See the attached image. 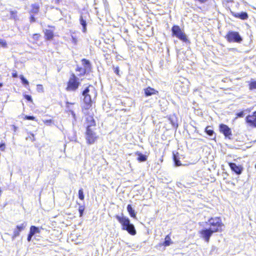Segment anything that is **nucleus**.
Returning <instances> with one entry per match:
<instances>
[{"instance_id":"obj_36","label":"nucleus","mask_w":256,"mask_h":256,"mask_svg":"<svg viewBox=\"0 0 256 256\" xmlns=\"http://www.w3.org/2000/svg\"><path fill=\"white\" fill-rule=\"evenodd\" d=\"M37 90L39 92H43V86L41 84L37 85Z\"/></svg>"},{"instance_id":"obj_13","label":"nucleus","mask_w":256,"mask_h":256,"mask_svg":"<svg viewBox=\"0 0 256 256\" xmlns=\"http://www.w3.org/2000/svg\"><path fill=\"white\" fill-rule=\"evenodd\" d=\"M86 116V120L88 123L87 126L90 127L94 126L96 124L95 121L92 115L90 114L89 110H88V114H84Z\"/></svg>"},{"instance_id":"obj_14","label":"nucleus","mask_w":256,"mask_h":256,"mask_svg":"<svg viewBox=\"0 0 256 256\" xmlns=\"http://www.w3.org/2000/svg\"><path fill=\"white\" fill-rule=\"evenodd\" d=\"M82 64L84 66V70H86V73H88L91 71L92 69V65L90 63V62L85 58H83L82 60Z\"/></svg>"},{"instance_id":"obj_43","label":"nucleus","mask_w":256,"mask_h":256,"mask_svg":"<svg viewBox=\"0 0 256 256\" xmlns=\"http://www.w3.org/2000/svg\"><path fill=\"white\" fill-rule=\"evenodd\" d=\"M44 122V124H46L47 125H50L52 122V120H46V121Z\"/></svg>"},{"instance_id":"obj_44","label":"nucleus","mask_w":256,"mask_h":256,"mask_svg":"<svg viewBox=\"0 0 256 256\" xmlns=\"http://www.w3.org/2000/svg\"><path fill=\"white\" fill-rule=\"evenodd\" d=\"M34 235L32 234H31L30 232V234H28V242H30L32 240V236H33Z\"/></svg>"},{"instance_id":"obj_49","label":"nucleus","mask_w":256,"mask_h":256,"mask_svg":"<svg viewBox=\"0 0 256 256\" xmlns=\"http://www.w3.org/2000/svg\"><path fill=\"white\" fill-rule=\"evenodd\" d=\"M12 126L13 127L14 130V132H16V130L17 128H16L15 126H14V125H12Z\"/></svg>"},{"instance_id":"obj_50","label":"nucleus","mask_w":256,"mask_h":256,"mask_svg":"<svg viewBox=\"0 0 256 256\" xmlns=\"http://www.w3.org/2000/svg\"><path fill=\"white\" fill-rule=\"evenodd\" d=\"M60 2V0H55V2L56 3H57V4H58Z\"/></svg>"},{"instance_id":"obj_18","label":"nucleus","mask_w":256,"mask_h":256,"mask_svg":"<svg viewBox=\"0 0 256 256\" xmlns=\"http://www.w3.org/2000/svg\"><path fill=\"white\" fill-rule=\"evenodd\" d=\"M136 154L138 156V160L140 162H146L147 160V156H146L142 154V153L137 152L136 153Z\"/></svg>"},{"instance_id":"obj_8","label":"nucleus","mask_w":256,"mask_h":256,"mask_svg":"<svg viewBox=\"0 0 256 256\" xmlns=\"http://www.w3.org/2000/svg\"><path fill=\"white\" fill-rule=\"evenodd\" d=\"M96 134L94 132L92 128L87 126L86 131V140L88 144H92L96 139Z\"/></svg>"},{"instance_id":"obj_20","label":"nucleus","mask_w":256,"mask_h":256,"mask_svg":"<svg viewBox=\"0 0 256 256\" xmlns=\"http://www.w3.org/2000/svg\"><path fill=\"white\" fill-rule=\"evenodd\" d=\"M178 153H176V154H173V158H174V164L176 166H178L182 165V164L180 163V160H179V158H178Z\"/></svg>"},{"instance_id":"obj_1","label":"nucleus","mask_w":256,"mask_h":256,"mask_svg":"<svg viewBox=\"0 0 256 256\" xmlns=\"http://www.w3.org/2000/svg\"><path fill=\"white\" fill-rule=\"evenodd\" d=\"M82 94L84 96V102L85 104L82 112L84 114H88V110L92 106V99L96 98V93L93 86H89L84 90Z\"/></svg>"},{"instance_id":"obj_2","label":"nucleus","mask_w":256,"mask_h":256,"mask_svg":"<svg viewBox=\"0 0 256 256\" xmlns=\"http://www.w3.org/2000/svg\"><path fill=\"white\" fill-rule=\"evenodd\" d=\"M116 218L122 226V229L126 230L130 234L135 235L136 230L133 224H131L130 219L124 216L122 214L121 216L116 215Z\"/></svg>"},{"instance_id":"obj_31","label":"nucleus","mask_w":256,"mask_h":256,"mask_svg":"<svg viewBox=\"0 0 256 256\" xmlns=\"http://www.w3.org/2000/svg\"><path fill=\"white\" fill-rule=\"evenodd\" d=\"M20 78L23 84H26V85L28 84H29L28 82V80L24 78V76L22 75H21L20 76Z\"/></svg>"},{"instance_id":"obj_30","label":"nucleus","mask_w":256,"mask_h":256,"mask_svg":"<svg viewBox=\"0 0 256 256\" xmlns=\"http://www.w3.org/2000/svg\"><path fill=\"white\" fill-rule=\"evenodd\" d=\"M20 232L17 229V228H16L14 230L13 236H12V239L20 235Z\"/></svg>"},{"instance_id":"obj_47","label":"nucleus","mask_w":256,"mask_h":256,"mask_svg":"<svg viewBox=\"0 0 256 256\" xmlns=\"http://www.w3.org/2000/svg\"><path fill=\"white\" fill-rule=\"evenodd\" d=\"M38 37H39V34H35L34 36V38H38Z\"/></svg>"},{"instance_id":"obj_48","label":"nucleus","mask_w":256,"mask_h":256,"mask_svg":"<svg viewBox=\"0 0 256 256\" xmlns=\"http://www.w3.org/2000/svg\"><path fill=\"white\" fill-rule=\"evenodd\" d=\"M72 42H74L75 44L76 43V38H74V37L72 36Z\"/></svg>"},{"instance_id":"obj_26","label":"nucleus","mask_w":256,"mask_h":256,"mask_svg":"<svg viewBox=\"0 0 256 256\" xmlns=\"http://www.w3.org/2000/svg\"><path fill=\"white\" fill-rule=\"evenodd\" d=\"M76 71L79 72H80L79 76H84L86 73V70H84V68H80L79 66H77Z\"/></svg>"},{"instance_id":"obj_38","label":"nucleus","mask_w":256,"mask_h":256,"mask_svg":"<svg viewBox=\"0 0 256 256\" xmlns=\"http://www.w3.org/2000/svg\"><path fill=\"white\" fill-rule=\"evenodd\" d=\"M114 72L118 76L120 75L119 74V68L118 66H116V67H114Z\"/></svg>"},{"instance_id":"obj_54","label":"nucleus","mask_w":256,"mask_h":256,"mask_svg":"<svg viewBox=\"0 0 256 256\" xmlns=\"http://www.w3.org/2000/svg\"><path fill=\"white\" fill-rule=\"evenodd\" d=\"M255 167H256V166Z\"/></svg>"},{"instance_id":"obj_32","label":"nucleus","mask_w":256,"mask_h":256,"mask_svg":"<svg viewBox=\"0 0 256 256\" xmlns=\"http://www.w3.org/2000/svg\"><path fill=\"white\" fill-rule=\"evenodd\" d=\"M84 207L83 206H79L78 211L80 212V216H82L84 212Z\"/></svg>"},{"instance_id":"obj_46","label":"nucleus","mask_w":256,"mask_h":256,"mask_svg":"<svg viewBox=\"0 0 256 256\" xmlns=\"http://www.w3.org/2000/svg\"><path fill=\"white\" fill-rule=\"evenodd\" d=\"M36 21V19L33 16H30V22H34Z\"/></svg>"},{"instance_id":"obj_7","label":"nucleus","mask_w":256,"mask_h":256,"mask_svg":"<svg viewBox=\"0 0 256 256\" xmlns=\"http://www.w3.org/2000/svg\"><path fill=\"white\" fill-rule=\"evenodd\" d=\"M225 38L230 42L240 43L242 41V36L236 32L229 31Z\"/></svg>"},{"instance_id":"obj_5","label":"nucleus","mask_w":256,"mask_h":256,"mask_svg":"<svg viewBox=\"0 0 256 256\" xmlns=\"http://www.w3.org/2000/svg\"><path fill=\"white\" fill-rule=\"evenodd\" d=\"M80 84L79 78L74 74H72L68 82L66 90L67 91H76Z\"/></svg>"},{"instance_id":"obj_42","label":"nucleus","mask_w":256,"mask_h":256,"mask_svg":"<svg viewBox=\"0 0 256 256\" xmlns=\"http://www.w3.org/2000/svg\"><path fill=\"white\" fill-rule=\"evenodd\" d=\"M5 149V144H0V150L2 151H4Z\"/></svg>"},{"instance_id":"obj_4","label":"nucleus","mask_w":256,"mask_h":256,"mask_svg":"<svg viewBox=\"0 0 256 256\" xmlns=\"http://www.w3.org/2000/svg\"><path fill=\"white\" fill-rule=\"evenodd\" d=\"M206 223L210 226L209 228L214 233L222 231L224 225L220 217L211 218Z\"/></svg>"},{"instance_id":"obj_40","label":"nucleus","mask_w":256,"mask_h":256,"mask_svg":"<svg viewBox=\"0 0 256 256\" xmlns=\"http://www.w3.org/2000/svg\"><path fill=\"white\" fill-rule=\"evenodd\" d=\"M69 112L70 113V114L72 115L74 119V120L76 121V114L74 113V112L72 110H69Z\"/></svg>"},{"instance_id":"obj_6","label":"nucleus","mask_w":256,"mask_h":256,"mask_svg":"<svg viewBox=\"0 0 256 256\" xmlns=\"http://www.w3.org/2000/svg\"><path fill=\"white\" fill-rule=\"evenodd\" d=\"M172 35L176 36L184 42H188L187 36L184 32L180 29L178 26H174L172 28Z\"/></svg>"},{"instance_id":"obj_17","label":"nucleus","mask_w":256,"mask_h":256,"mask_svg":"<svg viewBox=\"0 0 256 256\" xmlns=\"http://www.w3.org/2000/svg\"><path fill=\"white\" fill-rule=\"evenodd\" d=\"M44 35L46 38L48 40H51L54 38V32L52 30H45Z\"/></svg>"},{"instance_id":"obj_27","label":"nucleus","mask_w":256,"mask_h":256,"mask_svg":"<svg viewBox=\"0 0 256 256\" xmlns=\"http://www.w3.org/2000/svg\"><path fill=\"white\" fill-rule=\"evenodd\" d=\"M249 89L250 90H253L256 89V81L252 80L249 84Z\"/></svg>"},{"instance_id":"obj_3","label":"nucleus","mask_w":256,"mask_h":256,"mask_svg":"<svg viewBox=\"0 0 256 256\" xmlns=\"http://www.w3.org/2000/svg\"><path fill=\"white\" fill-rule=\"evenodd\" d=\"M189 84L190 82L188 79L181 77L175 83L174 90L180 94L186 95L189 91Z\"/></svg>"},{"instance_id":"obj_41","label":"nucleus","mask_w":256,"mask_h":256,"mask_svg":"<svg viewBox=\"0 0 256 256\" xmlns=\"http://www.w3.org/2000/svg\"><path fill=\"white\" fill-rule=\"evenodd\" d=\"M236 116L238 117L242 118L244 116V112H240L237 113Z\"/></svg>"},{"instance_id":"obj_21","label":"nucleus","mask_w":256,"mask_h":256,"mask_svg":"<svg viewBox=\"0 0 256 256\" xmlns=\"http://www.w3.org/2000/svg\"><path fill=\"white\" fill-rule=\"evenodd\" d=\"M80 24L82 26L83 28V32H86V22L85 20H84L83 17L82 16H80Z\"/></svg>"},{"instance_id":"obj_11","label":"nucleus","mask_w":256,"mask_h":256,"mask_svg":"<svg viewBox=\"0 0 256 256\" xmlns=\"http://www.w3.org/2000/svg\"><path fill=\"white\" fill-rule=\"evenodd\" d=\"M231 170L236 174L239 175L242 172L243 168L241 166H237L235 163L230 162L228 164Z\"/></svg>"},{"instance_id":"obj_35","label":"nucleus","mask_w":256,"mask_h":256,"mask_svg":"<svg viewBox=\"0 0 256 256\" xmlns=\"http://www.w3.org/2000/svg\"><path fill=\"white\" fill-rule=\"evenodd\" d=\"M16 12L14 11H10V18L16 19Z\"/></svg>"},{"instance_id":"obj_19","label":"nucleus","mask_w":256,"mask_h":256,"mask_svg":"<svg viewBox=\"0 0 256 256\" xmlns=\"http://www.w3.org/2000/svg\"><path fill=\"white\" fill-rule=\"evenodd\" d=\"M127 210L131 217L136 218V214L135 213V211L130 204L128 205Z\"/></svg>"},{"instance_id":"obj_53","label":"nucleus","mask_w":256,"mask_h":256,"mask_svg":"<svg viewBox=\"0 0 256 256\" xmlns=\"http://www.w3.org/2000/svg\"><path fill=\"white\" fill-rule=\"evenodd\" d=\"M172 125H173L174 126H175V124L174 123H172Z\"/></svg>"},{"instance_id":"obj_24","label":"nucleus","mask_w":256,"mask_h":256,"mask_svg":"<svg viewBox=\"0 0 256 256\" xmlns=\"http://www.w3.org/2000/svg\"><path fill=\"white\" fill-rule=\"evenodd\" d=\"M171 244V239L169 235H167L164 239V241L163 243V246H168Z\"/></svg>"},{"instance_id":"obj_23","label":"nucleus","mask_w":256,"mask_h":256,"mask_svg":"<svg viewBox=\"0 0 256 256\" xmlns=\"http://www.w3.org/2000/svg\"><path fill=\"white\" fill-rule=\"evenodd\" d=\"M39 6L38 4H34L32 5V9L31 12L33 14H37L39 11Z\"/></svg>"},{"instance_id":"obj_29","label":"nucleus","mask_w":256,"mask_h":256,"mask_svg":"<svg viewBox=\"0 0 256 256\" xmlns=\"http://www.w3.org/2000/svg\"><path fill=\"white\" fill-rule=\"evenodd\" d=\"M78 198L80 200H84V194L83 192V190L82 188H80L78 190Z\"/></svg>"},{"instance_id":"obj_16","label":"nucleus","mask_w":256,"mask_h":256,"mask_svg":"<svg viewBox=\"0 0 256 256\" xmlns=\"http://www.w3.org/2000/svg\"><path fill=\"white\" fill-rule=\"evenodd\" d=\"M205 132L210 137L212 140H214L216 138V135L214 134V131L210 126H208L206 127L205 129Z\"/></svg>"},{"instance_id":"obj_9","label":"nucleus","mask_w":256,"mask_h":256,"mask_svg":"<svg viewBox=\"0 0 256 256\" xmlns=\"http://www.w3.org/2000/svg\"><path fill=\"white\" fill-rule=\"evenodd\" d=\"M214 232L208 228H204L199 232L200 237L204 239L206 242H208L210 238Z\"/></svg>"},{"instance_id":"obj_25","label":"nucleus","mask_w":256,"mask_h":256,"mask_svg":"<svg viewBox=\"0 0 256 256\" xmlns=\"http://www.w3.org/2000/svg\"><path fill=\"white\" fill-rule=\"evenodd\" d=\"M26 226V222H24L20 225H18L16 227L17 229L20 232L21 231L24 230Z\"/></svg>"},{"instance_id":"obj_37","label":"nucleus","mask_w":256,"mask_h":256,"mask_svg":"<svg viewBox=\"0 0 256 256\" xmlns=\"http://www.w3.org/2000/svg\"><path fill=\"white\" fill-rule=\"evenodd\" d=\"M231 13L234 17L240 18V13H236L232 11Z\"/></svg>"},{"instance_id":"obj_52","label":"nucleus","mask_w":256,"mask_h":256,"mask_svg":"<svg viewBox=\"0 0 256 256\" xmlns=\"http://www.w3.org/2000/svg\"><path fill=\"white\" fill-rule=\"evenodd\" d=\"M3 86L2 83H0V87H2Z\"/></svg>"},{"instance_id":"obj_10","label":"nucleus","mask_w":256,"mask_h":256,"mask_svg":"<svg viewBox=\"0 0 256 256\" xmlns=\"http://www.w3.org/2000/svg\"><path fill=\"white\" fill-rule=\"evenodd\" d=\"M220 130L222 133L226 138H230V136L232 135L231 130L228 126L224 124L220 125Z\"/></svg>"},{"instance_id":"obj_28","label":"nucleus","mask_w":256,"mask_h":256,"mask_svg":"<svg viewBox=\"0 0 256 256\" xmlns=\"http://www.w3.org/2000/svg\"><path fill=\"white\" fill-rule=\"evenodd\" d=\"M248 18V14L246 12H242L240 13V19L246 20Z\"/></svg>"},{"instance_id":"obj_51","label":"nucleus","mask_w":256,"mask_h":256,"mask_svg":"<svg viewBox=\"0 0 256 256\" xmlns=\"http://www.w3.org/2000/svg\"><path fill=\"white\" fill-rule=\"evenodd\" d=\"M254 115L256 116V111L253 113Z\"/></svg>"},{"instance_id":"obj_12","label":"nucleus","mask_w":256,"mask_h":256,"mask_svg":"<svg viewBox=\"0 0 256 256\" xmlns=\"http://www.w3.org/2000/svg\"><path fill=\"white\" fill-rule=\"evenodd\" d=\"M246 122L250 126L256 128V116L252 115H248L246 118Z\"/></svg>"},{"instance_id":"obj_22","label":"nucleus","mask_w":256,"mask_h":256,"mask_svg":"<svg viewBox=\"0 0 256 256\" xmlns=\"http://www.w3.org/2000/svg\"><path fill=\"white\" fill-rule=\"evenodd\" d=\"M40 231L38 227L32 226L30 228V233L31 234L34 235L36 233H40Z\"/></svg>"},{"instance_id":"obj_15","label":"nucleus","mask_w":256,"mask_h":256,"mask_svg":"<svg viewBox=\"0 0 256 256\" xmlns=\"http://www.w3.org/2000/svg\"><path fill=\"white\" fill-rule=\"evenodd\" d=\"M144 91L146 96H149L153 94H156L158 92V91L150 86L144 89Z\"/></svg>"},{"instance_id":"obj_33","label":"nucleus","mask_w":256,"mask_h":256,"mask_svg":"<svg viewBox=\"0 0 256 256\" xmlns=\"http://www.w3.org/2000/svg\"><path fill=\"white\" fill-rule=\"evenodd\" d=\"M0 45L4 48L7 47V43L4 40L0 39Z\"/></svg>"},{"instance_id":"obj_45","label":"nucleus","mask_w":256,"mask_h":256,"mask_svg":"<svg viewBox=\"0 0 256 256\" xmlns=\"http://www.w3.org/2000/svg\"><path fill=\"white\" fill-rule=\"evenodd\" d=\"M12 76L13 78H17L18 77V74L16 72H14L12 73Z\"/></svg>"},{"instance_id":"obj_39","label":"nucleus","mask_w":256,"mask_h":256,"mask_svg":"<svg viewBox=\"0 0 256 256\" xmlns=\"http://www.w3.org/2000/svg\"><path fill=\"white\" fill-rule=\"evenodd\" d=\"M24 96L27 100L30 101V102H32V98L30 96L26 94V95H24Z\"/></svg>"},{"instance_id":"obj_34","label":"nucleus","mask_w":256,"mask_h":256,"mask_svg":"<svg viewBox=\"0 0 256 256\" xmlns=\"http://www.w3.org/2000/svg\"><path fill=\"white\" fill-rule=\"evenodd\" d=\"M24 120H34L36 119V118L34 116H26L24 118Z\"/></svg>"}]
</instances>
